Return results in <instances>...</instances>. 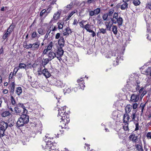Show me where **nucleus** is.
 I'll return each mask as SVG.
<instances>
[{"label": "nucleus", "instance_id": "7", "mask_svg": "<svg viewBox=\"0 0 151 151\" xmlns=\"http://www.w3.org/2000/svg\"><path fill=\"white\" fill-rule=\"evenodd\" d=\"M27 113H23L21 115L20 118L23 119L24 120L25 124H27L29 122V117L28 115H27Z\"/></svg>", "mask_w": 151, "mask_h": 151}, {"label": "nucleus", "instance_id": "52", "mask_svg": "<svg viewBox=\"0 0 151 151\" xmlns=\"http://www.w3.org/2000/svg\"><path fill=\"white\" fill-rule=\"evenodd\" d=\"M77 12L76 10H74L73 11H72L69 14V17H71V16L75 13Z\"/></svg>", "mask_w": 151, "mask_h": 151}, {"label": "nucleus", "instance_id": "8", "mask_svg": "<svg viewBox=\"0 0 151 151\" xmlns=\"http://www.w3.org/2000/svg\"><path fill=\"white\" fill-rule=\"evenodd\" d=\"M40 42L39 41H37L33 44H32V50L33 51H36L37 50L39 47L40 45Z\"/></svg>", "mask_w": 151, "mask_h": 151}, {"label": "nucleus", "instance_id": "20", "mask_svg": "<svg viewBox=\"0 0 151 151\" xmlns=\"http://www.w3.org/2000/svg\"><path fill=\"white\" fill-rule=\"evenodd\" d=\"M51 61L49 58H43L42 60V65L43 67L45 68V66L49 62Z\"/></svg>", "mask_w": 151, "mask_h": 151}, {"label": "nucleus", "instance_id": "38", "mask_svg": "<svg viewBox=\"0 0 151 151\" xmlns=\"http://www.w3.org/2000/svg\"><path fill=\"white\" fill-rule=\"evenodd\" d=\"M94 11L95 15H97L100 13L101 9L100 8H98L95 9Z\"/></svg>", "mask_w": 151, "mask_h": 151}, {"label": "nucleus", "instance_id": "39", "mask_svg": "<svg viewBox=\"0 0 151 151\" xmlns=\"http://www.w3.org/2000/svg\"><path fill=\"white\" fill-rule=\"evenodd\" d=\"M125 124L123 127V129L125 131H127L129 130L128 128V123H125Z\"/></svg>", "mask_w": 151, "mask_h": 151}, {"label": "nucleus", "instance_id": "50", "mask_svg": "<svg viewBox=\"0 0 151 151\" xmlns=\"http://www.w3.org/2000/svg\"><path fill=\"white\" fill-rule=\"evenodd\" d=\"M146 8L151 10V3L149 2L146 4Z\"/></svg>", "mask_w": 151, "mask_h": 151}, {"label": "nucleus", "instance_id": "22", "mask_svg": "<svg viewBox=\"0 0 151 151\" xmlns=\"http://www.w3.org/2000/svg\"><path fill=\"white\" fill-rule=\"evenodd\" d=\"M116 23H117L118 25L119 26L122 25L123 20L122 18L121 17H119L118 19H116Z\"/></svg>", "mask_w": 151, "mask_h": 151}, {"label": "nucleus", "instance_id": "14", "mask_svg": "<svg viewBox=\"0 0 151 151\" xmlns=\"http://www.w3.org/2000/svg\"><path fill=\"white\" fill-rule=\"evenodd\" d=\"M64 87L65 88L63 90L65 93H69L72 90V89H71V87L69 85H65Z\"/></svg>", "mask_w": 151, "mask_h": 151}, {"label": "nucleus", "instance_id": "10", "mask_svg": "<svg viewBox=\"0 0 151 151\" xmlns=\"http://www.w3.org/2000/svg\"><path fill=\"white\" fill-rule=\"evenodd\" d=\"M48 58L50 60H52L55 57H56L55 53L52 51H50L48 54Z\"/></svg>", "mask_w": 151, "mask_h": 151}, {"label": "nucleus", "instance_id": "27", "mask_svg": "<svg viewBox=\"0 0 151 151\" xmlns=\"http://www.w3.org/2000/svg\"><path fill=\"white\" fill-rule=\"evenodd\" d=\"M145 74L151 76V67H148L145 71Z\"/></svg>", "mask_w": 151, "mask_h": 151}, {"label": "nucleus", "instance_id": "16", "mask_svg": "<svg viewBox=\"0 0 151 151\" xmlns=\"http://www.w3.org/2000/svg\"><path fill=\"white\" fill-rule=\"evenodd\" d=\"M0 124L1 126L0 127V128L4 129L5 130H6L8 127L7 123H6L4 121L1 122Z\"/></svg>", "mask_w": 151, "mask_h": 151}, {"label": "nucleus", "instance_id": "58", "mask_svg": "<svg viewBox=\"0 0 151 151\" xmlns=\"http://www.w3.org/2000/svg\"><path fill=\"white\" fill-rule=\"evenodd\" d=\"M106 30H108L109 31H110L111 28V26H110V25L109 24V23H108V24H106Z\"/></svg>", "mask_w": 151, "mask_h": 151}, {"label": "nucleus", "instance_id": "54", "mask_svg": "<svg viewBox=\"0 0 151 151\" xmlns=\"http://www.w3.org/2000/svg\"><path fill=\"white\" fill-rule=\"evenodd\" d=\"M65 30L66 31L67 33H68L69 35L70 34H71L72 32V31L69 28H65Z\"/></svg>", "mask_w": 151, "mask_h": 151}, {"label": "nucleus", "instance_id": "46", "mask_svg": "<svg viewBox=\"0 0 151 151\" xmlns=\"http://www.w3.org/2000/svg\"><path fill=\"white\" fill-rule=\"evenodd\" d=\"M89 14L90 16H93L95 15L94 11L90 10L88 11Z\"/></svg>", "mask_w": 151, "mask_h": 151}, {"label": "nucleus", "instance_id": "36", "mask_svg": "<svg viewBox=\"0 0 151 151\" xmlns=\"http://www.w3.org/2000/svg\"><path fill=\"white\" fill-rule=\"evenodd\" d=\"M19 68H26V65L25 64L22 63H20L19 64Z\"/></svg>", "mask_w": 151, "mask_h": 151}, {"label": "nucleus", "instance_id": "62", "mask_svg": "<svg viewBox=\"0 0 151 151\" xmlns=\"http://www.w3.org/2000/svg\"><path fill=\"white\" fill-rule=\"evenodd\" d=\"M137 106V103H134L133 104L132 108L133 109H136Z\"/></svg>", "mask_w": 151, "mask_h": 151}, {"label": "nucleus", "instance_id": "30", "mask_svg": "<svg viewBox=\"0 0 151 151\" xmlns=\"http://www.w3.org/2000/svg\"><path fill=\"white\" fill-rule=\"evenodd\" d=\"M5 131L4 129L0 128V137L1 138L5 135L4 132Z\"/></svg>", "mask_w": 151, "mask_h": 151}, {"label": "nucleus", "instance_id": "17", "mask_svg": "<svg viewBox=\"0 0 151 151\" xmlns=\"http://www.w3.org/2000/svg\"><path fill=\"white\" fill-rule=\"evenodd\" d=\"M43 75L46 78H49L50 77L51 74L49 73L47 69L45 68L43 69Z\"/></svg>", "mask_w": 151, "mask_h": 151}, {"label": "nucleus", "instance_id": "57", "mask_svg": "<svg viewBox=\"0 0 151 151\" xmlns=\"http://www.w3.org/2000/svg\"><path fill=\"white\" fill-rule=\"evenodd\" d=\"M131 117L132 119V121H134L135 120V118L136 117L135 113H133L131 116Z\"/></svg>", "mask_w": 151, "mask_h": 151}, {"label": "nucleus", "instance_id": "1", "mask_svg": "<svg viewBox=\"0 0 151 151\" xmlns=\"http://www.w3.org/2000/svg\"><path fill=\"white\" fill-rule=\"evenodd\" d=\"M58 117L60 116V119H61L63 122L65 123V125H66V123H68L69 122L70 119H69L68 115H63L62 114H64L63 112L62 111V109H58Z\"/></svg>", "mask_w": 151, "mask_h": 151}, {"label": "nucleus", "instance_id": "48", "mask_svg": "<svg viewBox=\"0 0 151 151\" xmlns=\"http://www.w3.org/2000/svg\"><path fill=\"white\" fill-rule=\"evenodd\" d=\"M37 32L36 31H34L32 34L31 37L32 38H34L37 37Z\"/></svg>", "mask_w": 151, "mask_h": 151}, {"label": "nucleus", "instance_id": "19", "mask_svg": "<svg viewBox=\"0 0 151 151\" xmlns=\"http://www.w3.org/2000/svg\"><path fill=\"white\" fill-rule=\"evenodd\" d=\"M129 119V115L126 114H125L123 116V122L128 123Z\"/></svg>", "mask_w": 151, "mask_h": 151}, {"label": "nucleus", "instance_id": "42", "mask_svg": "<svg viewBox=\"0 0 151 151\" xmlns=\"http://www.w3.org/2000/svg\"><path fill=\"white\" fill-rule=\"evenodd\" d=\"M52 42H50L48 44V46H47V49H48L49 50H50L52 48Z\"/></svg>", "mask_w": 151, "mask_h": 151}, {"label": "nucleus", "instance_id": "64", "mask_svg": "<svg viewBox=\"0 0 151 151\" xmlns=\"http://www.w3.org/2000/svg\"><path fill=\"white\" fill-rule=\"evenodd\" d=\"M135 146L136 148L138 150H139V149H140V148H142L140 145L138 144L136 145Z\"/></svg>", "mask_w": 151, "mask_h": 151}, {"label": "nucleus", "instance_id": "60", "mask_svg": "<svg viewBox=\"0 0 151 151\" xmlns=\"http://www.w3.org/2000/svg\"><path fill=\"white\" fill-rule=\"evenodd\" d=\"M94 1H95L94 0H88L87 3L88 5H90V4Z\"/></svg>", "mask_w": 151, "mask_h": 151}, {"label": "nucleus", "instance_id": "3", "mask_svg": "<svg viewBox=\"0 0 151 151\" xmlns=\"http://www.w3.org/2000/svg\"><path fill=\"white\" fill-rule=\"evenodd\" d=\"M112 58L115 59H116V60H114L113 63V65L114 66H116L119 63V59H121V57L120 56V55H119L118 53H117V55L116 53V52H113L112 54Z\"/></svg>", "mask_w": 151, "mask_h": 151}, {"label": "nucleus", "instance_id": "21", "mask_svg": "<svg viewBox=\"0 0 151 151\" xmlns=\"http://www.w3.org/2000/svg\"><path fill=\"white\" fill-rule=\"evenodd\" d=\"M11 115V113L9 111H5L2 112L1 115L2 117H5L7 116H9Z\"/></svg>", "mask_w": 151, "mask_h": 151}, {"label": "nucleus", "instance_id": "2", "mask_svg": "<svg viewBox=\"0 0 151 151\" xmlns=\"http://www.w3.org/2000/svg\"><path fill=\"white\" fill-rule=\"evenodd\" d=\"M48 141L47 140V142H44L42 146L43 148L46 149L49 151H51V150H54V148L52 146V143H51V141Z\"/></svg>", "mask_w": 151, "mask_h": 151}, {"label": "nucleus", "instance_id": "45", "mask_svg": "<svg viewBox=\"0 0 151 151\" xmlns=\"http://www.w3.org/2000/svg\"><path fill=\"white\" fill-rule=\"evenodd\" d=\"M108 14L106 13L104 14L102 17V18L103 20L104 21H106L107 20L108 17Z\"/></svg>", "mask_w": 151, "mask_h": 151}, {"label": "nucleus", "instance_id": "4", "mask_svg": "<svg viewBox=\"0 0 151 151\" xmlns=\"http://www.w3.org/2000/svg\"><path fill=\"white\" fill-rule=\"evenodd\" d=\"M139 93L137 94H132L130 97V101L133 102H137L139 100Z\"/></svg>", "mask_w": 151, "mask_h": 151}, {"label": "nucleus", "instance_id": "37", "mask_svg": "<svg viewBox=\"0 0 151 151\" xmlns=\"http://www.w3.org/2000/svg\"><path fill=\"white\" fill-rule=\"evenodd\" d=\"M99 33H100L104 34L106 33V29H104V28H100L99 29Z\"/></svg>", "mask_w": 151, "mask_h": 151}, {"label": "nucleus", "instance_id": "35", "mask_svg": "<svg viewBox=\"0 0 151 151\" xmlns=\"http://www.w3.org/2000/svg\"><path fill=\"white\" fill-rule=\"evenodd\" d=\"M37 32L38 33L41 35H42L45 34L44 31L43 29L42 28H39L37 30Z\"/></svg>", "mask_w": 151, "mask_h": 151}, {"label": "nucleus", "instance_id": "49", "mask_svg": "<svg viewBox=\"0 0 151 151\" xmlns=\"http://www.w3.org/2000/svg\"><path fill=\"white\" fill-rule=\"evenodd\" d=\"M46 10L45 9H43L40 12V15L41 17H42L45 13Z\"/></svg>", "mask_w": 151, "mask_h": 151}, {"label": "nucleus", "instance_id": "47", "mask_svg": "<svg viewBox=\"0 0 151 151\" xmlns=\"http://www.w3.org/2000/svg\"><path fill=\"white\" fill-rule=\"evenodd\" d=\"M11 102L12 104L13 105L15 104L16 103L13 97L12 96H11Z\"/></svg>", "mask_w": 151, "mask_h": 151}, {"label": "nucleus", "instance_id": "31", "mask_svg": "<svg viewBox=\"0 0 151 151\" xmlns=\"http://www.w3.org/2000/svg\"><path fill=\"white\" fill-rule=\"evenodd\" d=\"M133 4L135 6H138L140 4V1L139 0H132Z\"/></svg>", "mask_w": 151, "mask_h": 151}, {"label": "nucleus", "instance_id": "28", "mask_svg": "<svg viewBox=\"0 0 151 151\" xmlns=\"http://www.w3.org/2000/svg\"><path fill=\"white\" fill-rule=\"evenodd\" d=\"M22 89L20 87H18L17 88L16 93L18 95H19L22 93Z\"/></svg>", "mask_w": 151, "mask_h": 151}, {"label": "nucleus", "instance_id": "25", "mask_svg": "<svg viewBox=\"0 0 151 151\" xmlns=\"http://www.w3.org/2000/svg\"><path fill=\"white\" fill-rule=\"evenodd\" d=\"M7 123L8 126L10 127H12L14 124V120L12 119H9Z\"/></svg>", "mask_w": 151, "mask_h": 151}, {"label": "nucleus", "instance_id": "34", "mask_svg": "<svg viewBox=\"0 0 151 151\" xmlns=\"http://www.w3.org/2000/svg\"><path fill=\"white\" fill-rule=\"evenodd\" d=\"M44 139L45 140V142L50 141V140L51 139V137H49L48 134L46 135L44 138Z\"/></svg>", "mask_w": 151, "mask_h": 151}, {"label": "nucleus", "instance_id": "23", "mask_svg": "<svg viewBox=\"0 0 151 151\" xmlns=\"http://www.w3.org/2000/svg\"><path fill=\"white\" fill-rule=\"evenodd\" d=\"M120 7L122 10H123L127 9L128 8V4H126L122 2Z\"/></svg>", "mask_w": 151, "mask_h": 151}, {"label": "nucleus", "instance_id": "6", "mask_svg": "<svg viewBox=\"0 0 151 151\" xmlns=\"http://www.w3.org/2000/svg\"><path fill=\"white\" fill-rule=\"evenodd\" d=\"M129 140L132 141L133 142L137 143L138 141V136H136L134 133H132L129 137Z\"/></svg>", "mask_w": 151, "mask_h": 151}, {"label": "nucleus", "instance_id": "11", "mask_svg": "<svg viewBox=\"0 0 151 151\" xmlns=\"http://www.w3.org/2000/svg\"><path fill=\"white\" fill-rule=\"evenodd\" d=\"M64 51L61 47L58 48L56 52V55L58 56L62 57L63 55Z\"/></svg>", "mask_w": 151, "mask_h": 151}, {"label": "nucleus", "instance_id": "53", "mask_svg": "<svg viewBox=\"0 0 151 151\" xmlns=\"http://www.w3.org/2000/svg\"><path fill=\"white\" fill-rule=\"evenodd\" d=\"M73 3L72 2H71L66 7V8H68L69 9H70L72 8V6Z\"/></svg>", "mask_w": 151, "mask_h": 151}, {"label": "nucleus", "instance_id": "12", "mask_svg": "<svg viewBox=\"0 0 151 151\" xmlns=\"http://www.w3.org/2000/svg\"><path fill=\"white\" fill-rule=\"evenodd\" d=\"M14 110L15 113H16L17 114L19 115L20 114H22V111L23 110L21 109V108L18 107L17 105L14 108Z\"/></svg>", "mask_w": 151, "mask_h": 151}, {"label": "nucleus", "instance_id": "33", "mask_svg": "<svg viewBox=\"0 0 151 151\" xmlns=\"http://www.w3.org/2000/svg\"><path fill=\"white\" fill-rule=\"evenodd\" d=\"M90 26L91 25L90 24H87L84 26L83 28H85L87 31H88L89 32V31L90 30H91V29H89Z\"/></svg>", "mask_w": 151, "mask_h": 151}, {"label": "nucleus", "instance_id": "63", "mask_svg": "<svg viewBox=\"0 0 151 151\" xmlns=\"http://www.w3.org/2000/svg\"><path fill=\"white\" fill-rule=\"evenodd\" d=\"M89 32H91L92 33V36L93 37H94V36L96 35V33L92 30H90L89 31Z\"/></svg>", "mask_w": 151, "mask_h": 151}, {"label": "nucleus", "instance_id": "5", "mask_svg": "<svg viewBox=\"0 0 151 151\" xmlns=\"http://www.w3.org/2000/svg\"><path fill=\"white\" fill-rule=\"evenodd\" d=\"M12 25H10L7 29L6 32L4 35L3 38L4 40H5L6 38L9 36L12 31Z\"/></svg>", "mask_w": 151, "mask_h": 151}, {"label": "nucleus", "instance_id": "13", "mask_svg": "<svg viewBox=\"0 0 151 151\" xmlns=\"http://www.w3.org/2000/svg\"><path fill=\"white\" fill-rule=\"evenodd\" d=\"M16 105L18 107H19V108H21V109L23 110V113H27V111L25 109V107L24 106L23 104L18 103V104H17Z\"/></svg>", "mask_w": 151, "mask_h": 151}, {"label": "nucleus", "instance_id": "9", "mask_svg": "<svg viewBox=\"0 0 151 151\" xmlns=\"http://www.w3.org/2000/svg\"><path fill=\"white\" fill-rule=\"evenodd\" d=\"M24 124H25V123L24 122V120H23L22 119L19 118L17 122V128H19L23 126Z\"/></svg>", "mask_w": 151, "mask_h": 151}, {"label": "nucleus", "instance_id": "43", "mask_svg": "<svg viewBox=\"0 0 151 151\" xmlns=\"http://www.w3.org/2000/svg\"><path fill=\"white\" fill-rule=\"evenodd\" d=\"M113 118L115 119L117 117L118 114L116 112H113L112 113Z\"/></svg>", "mask_w": 151, "mask_h": 151}, {"label": "nucleus", "instance_id": "26", "mask_svg": "<svg viewBox=\"0 0 151 151\" xmlns=\"http://www.w3.org/2000/svg\"><path fill=\"white\" fill-rule=\"evenodd\" d=\"M112 31L115 35H116L117 33V27L116 25H113L112 28Z\"/></svg>", "mask_w": 151, "mask_h": 151}, {"label": "nucleus", "instance_id": "32", "mask_svg": "<svg viewBox=\"0 0 151 151\" xmlns=\"http://www.w3.org/2000/svg\"><path fill=\"white\" fill-rule=\"evenodd\" d=\"M147 103V102H146L145 104H143V103H141L140 105V107L141 108V112L142 113H143V110H144V108L146 105V104Z\"/></svg>", "mask_w": 151, "mask_h": 151}, {"label": "nucleus", "instance_id": "59", "mask_svg": "<svg viewBox=\"0 0 151 151\" xmlns=\"http://www.w3.org/2000/svg\"><path fill=\"white\" fill-rule=\"evenodd\" d=\"M113 18L115 19H117L118 18V14L117 13L115 12L114 14V15L113 17Z\"/></svg>", "mask_w": 151, "mask_h": 151}, {"label": "nucleus", "instance_id": "29", "mask_svg": "<svg viewBox=\"0 0 151 151\" xmlns=\"http://www.w3.org/2000/svg\"><path fill=\"white\" fill-rule=\"evenodd\" d=\"M60 17V14L59 12H57L55 13L53 16V18L55 20H57L59 19Z\"/></svg>", "mask_w": 151, "mask_h": 151}, {"label": "nucleus", "instance_id": "55", "mask_svg": "<svg viewBox=\"0 0 151 151\" xmlns=\"http://www.w3.org/2000/svg\"><path fill=\"white\" fill-rule=\"evenodd\" d=\"M32 44H29L28 45H25V48L27 49H28L30 48L32 49Z\"/></svg>", "mask_w": 151, "mask_h": 151}, {"label": "nucleus", "instance_id": "24", "mask_svg": "<svg viewBox=\"0 0 151 151\" xmlns=\"http://www.w3.org/2000/svg\"><path fill=\"white\" fill-rule=\"evenodd\" d=\"M132 109V106L129 105H127L125 108V111L126 113H129Z\"/></svg>", "mask_w": 151, "mask_h": 151}, {"label": "nucleus", "instance_id": "18", "mask_svg": "<svg viewBox=\"0 0 151 151\" xmlns=\"http://www.w3.org/2000/svg\"><path fill=\"white\" fill-rule=\"evenodd\" d=\"M55 84L57 86L60 87L61 88L64 87L65 86V84L63 83L62 81L59 80L57 81Z\"/></svg>", "mask_w": 151, "mask_h": 151}, {"label": "nucleus", "instance_id": "61", "mask_svg": "<svg viewBox=\"0 0 151 151\" xmlns=\"http://www.w3.org/2000/svg\"><path fill=\"white\" fill-rule=\"evenodd\" d=\"M79 86H80V88L81 89H83L85 86L82 83L80 84Z\"/></svg>", "mask_w": 151, "mask_h": 151}, {"label": "nucleus", "instance_id": "41", "mask_svg": "<svg viewBox=\"0 0 151 151\" xmlns=\"http://www.w3.org/2000/svg\"><path fill=\"white\" fill-rule=\"evenodd\" d=\"M19 69V68H14L13 72H11V73L12 74V76H15L16 75V73L17 72L18 70Z\"/></svg>", "mask_w": 151, "mask_h": 151}, {"label": "nucleus", "instance_id": "40", "mask_svg": "<svg viewBox=\"0 0 151 151\" xmlns=\"http://www.w3.org/2000/svg\"><path fill=\"white\" fill-rule=\"evenodd\" d=\"M65 108H66L64 106V107H62L61 108V109H62V111L64 113V114H62L63 115H65V116L68 115V114L66 112L65 110Z\"/></svg>", "mask_w": 151, "mask_h": 151}, {"label": "nucleus", "instance_id": "51", "mask_svg": "<svg viewBox=\"0 0 151 151\" xmlns=\"http://www.w3.org/2000/svg\"><path fill=\"white\" fill-rule=\"evenodd\" d=\"M147 93V92L146 91H144L142 94H141V96H140V99H142V98L143 97V96L146 94Z\"/></svg>", "mask_w": 151, "mask_h": 151}, {"label": "nucleus", "instance_id": "15", "mask_svg": "<svg viewBox=\"0 0 151 151\" xmlns=\"http://www.w3.org/2000/svg\"><path fill=\"white\" fill-rule=\"evenodd\" d=\"M58 42L59 45L60 47L62 48L64 46L65 41L63 37H60V38L58 40Z\"/></svg>", "mask_w": 151, "mask_h": 151}, {"label": "nucleus", "instance_id": "56", "mask_svg": "<svg viewBox=\"0 0 151 151\" xmlns=\"http://www.w3.org/2000/svg\"><path fill=\"white\" fill-rule=\"evenodd\" d=\"M114 12V10L113 9H111L110 10L109 12L108 13V16H111V15L113 14Z\"/></svg>", "mask_w": 151, "mask_h": 151}, {"label": "nucleus", "instance_id": "44", "mask_svg": "<svg viewBox=\"0 0 151 151\" xmlns=\"http://www.w3.org/2000/svg\"><path fill=\"white\" fill-rule=\"evenodd\" d=\"M58 24V28L59 29H61L63 28V22H61L59 24V22L57 23Z\"/></svg>", "mask_w": 151, "mask_h": 151}]
</instances>
